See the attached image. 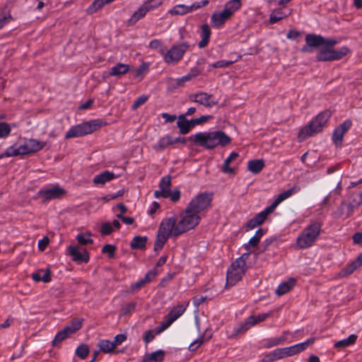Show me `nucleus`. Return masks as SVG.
I'll return each instance as SVG.
<instances>
[{
  "mask_svg": "<svg viewBox=\"0 0 362 362\" xmlns=\"http://www.w3.org/2000/svg\"><path fill=\"white\" fill-rule=\"evenodd\" d=\"M171 177L170 175L163 177L159 183L163 197L168 198L170 195Z\"/></svg>",
  "mask_w": 362,
  "mask_h": 362,
  "instance_id": "obj_25",
  "label": "nucleus"
},
{
  "mask_svg": "<svg viewBox=\"0 0 362 362\" xmlns=\"http://www.w3.org/2000/svg\"><path fill=\"white\" fill-rule=\"evenodd\" d=\"M116 250V247L113 245H105L103 246L102 249V252L104 254H107L110 257H112L115 255Z\"/></svg>",
  "mask_w": 362,
  "mask_h": 362,
  "instance_id": "obj_58",
  "label": "nucleus"
},
{
  "mask_svg": "<svg viewBox=\"0 0 362 362\" xmlns=\"http://www.w3.org/2000/svg\"><path fill=\"white\" fill-rule=\"evenodd\" d=\"M90 236L91 233L88 232L86 233H79L76 236V240L81 246L93 244V240L90 238Z\"/></svg>",
  "mask_w": 362,
  "mask_h": 362,
  "instance_id": "obj_47",
  "label": "nucleus"
},
{
  "mask_svg": "<svg viewBox=\"0 0 362 362\" xmlns=\"http://www.w3.org/2000/svg\"><path fill=\"white\" fill-rule=\"evenodd\" d=\"M113 231L112 226L109 222L103 223L100 227V233L102 235H108Z\"/></svg>",
  "mask_w": 362,
  "mask_h": 362,
  "instance_id": "obj_55",
  "label": "nucleus"
},
{
  "mask_svg": "<svg viewBox=\"0 0 362 362\" xmlns=\"http://www.w3.org/2000/svg\"><path fill=\"white\" fill-rule=\"evenodd\" d=\"M167 83L168 85V90L172 91L175 89H177L180 87H183L185 86V83L182 81V77L178 78H168L167 79Z\"/></svg>",
  "mask_w": 362,
  "mask_h": 362,
  "instance_id": "obj_46",
  "label": "nucleus"
},
{
  "mask_svg": "<svg viewBox=\"0 0 362 362\" xmlns=\"http://www.w3.org/2000/svg\"><path fill=\"white\" fill-rule=\"evenodd\" d=\"M76 355L82 359L86 358L89 354V349L87 345H80L76 351Z\"/></svg>",
  "mask_w": 362,
  "mask_h": 362,
  "instance_id": "obj_54",
  "label": "nucleus"
},
{
  "mask_svg": "<svg viewBox=\"0 0 362 362\" xmlns=\"http://www.w3.org/2000/svg\"><path fill=\"white\" fill-rule=\"evenodd\" d=\"M186 115H180L178 117L177 122V127L180 129V133L182 134H187L192 128L194 127L192 119L188 121L185 119Z\"/></svg>",
  "mask_w": 362,
  "mask_h": 362,
  "instance_id": "obj_21",
  "label": "nucleus"
},
{
  "mask_svg": "<svg viewBox=\"0 0 362 362\" xmlns=\"http://www.w3.org/2000/svg\"><path fill=\"white\" fill-rule=\"evenodd\" d=\"M251 327H252V325L247 317L244 322L241 323L239 325V327L237 329H234L233 333L229 337V338H235L236 336L239 334H244Z\"/></svg>",
  "mask_w": 362,
  "mask_h": 362,
  "instance_id": "obj_40",
  "label": "nucleus"
},
{
  "mask_svg": "<svg viewBox=\"0 0 362 362\" xmlns=\"http://www.w3.org/2000/svg\"><path fill=\"white\" fill-rule=\"evenodd\" d=\"M32 279L35 282L42 281L45 283H48L51 281V271L49 268L45 270L39 269L32 274Z\"/></svg>",
  "mask_w": 362,
  "mask_h": 362,
  "instance_id": "obj_23",
  "label": "nucleus"
},
{
  "mask_svg": "<svg viewBox=\"0 0 362 362\" xmlns=\"http://www.w3.org/2000/svg\"><path fill=\"white\" fill-rule=\"evenodd\" d=\"M356 339L357 336L356 334H351L347 339L337 341L334 344V347L336 349L345 348L346 346H349V345L354 344L356 342Z\"/></svg>",
  "mask_w": 362,
  "mask_h": 362,
  "instance_id": "obj_41",
  "label": "nucleus"
},
{
  "mask_svg": "<svg viewBox=\"0 0 362 362\" xmlns=\"http://www.w3.org/2000/svg\"><path fill=\"white\" fill-rule=\"evenodd\" d=\"M165 356V351L158 350L151 354H147L144 356L141 362H162Z\"/></svg>",
  "mask_w": 362,
  "mask_h": 362,
  "instance_id": "obj_28",
  "label": "nucleus"
},
{
  "mask_svg": "<svg viewBox=\"0 0 362 362\" xmlns=\"http://www.w3.org/2000/svg\"><path fill=\"white\" fill-rule=\"evenodd\" d=\"M129 71V65L123 63H118L111 68L110 76H119L127 74Z\"/></svg>",
  "mask_w": 362,
  "mask_h": 362,
  "instance_id": "obj_34",
  "label": "nucleus"
},
{
  "mask_svg": "<svg viewBox=\"0 0 362 362\" xmlns=\"http://www.w3.org/2000/svg\"><path fill=\"white\" fill-rule=\"evenodd\" d=\"M315 341L314 338H310L307 341L303 343H300L289 347H285L283 348V350L284 351V356L285 357H288L293 356L296 354H298L305 349H307V347L312 344H313Z\"/></svg>",
  "mask_w": 362,
  "mask_h": 362,
  "instance_id": "obj_17",
  "label": "nucleus"
},
{
  "mask_svg": "<svg viewBox=\"0 0 362 362\" xmlns=\"http://www.w3.org/2000/svg\"><path fill=\"white\" fill-rule=\"evenodd\" d=\"M189 6H186L184 4H178L173 7L170 10H169L168 13L172 16L177 15H185L187 13H190Z\"/></svg>",
  "mask_w": 362,
  "mask_h": 362,
  "instance_id": "obj_39",
  "label": "nucleus"
},
{
  "mask_svg": "<svg viewBox=\"0 0 362 362\" xmlns=\"http://www.w3.org/2000/svg\"><path fill=\"white\" fill-rule=\"evenodd\" d=\"M6 155L8 156L15 157L18 156H25L26 155L22 145L17 146L16 145H13L6 148Z\"/></svg>",
  "mask_w": 362,
  "mask_h": 362,
  "instance_id": "obj_43",
  "label": "nucleus"
},
{
  "mask_svg": "<svg viewBox=\"0 0 362 362\" xmlns=\"http://www.w3.org/2000/svg\"><path fill=\"white\" fill-rule=\"evenodd\" d=\"M70 336L64 329L61 331L58 332L55 335L54 339L52 341V345L53 346H57L59 343L65 340L67 337Z\"/></svg>",
  "mask_w": 362,
  "mask_h": 362,
  "instance_id": "obj_51",
  "label": "nucleus"
},
{
  "mask_svg": "<svg viewBox=\"0 0 362 362\" xmlns=\"http://www.w3.org/2000/svg\"><path fill=\"white\" fill-rule=\"evenodd\" d=\"M65 190L59 186H54L50 189H41L38 192V197L44 202L59 199L65 194Z\"/></svg>",
  "mask_w": 362,
  "mask_h": 362,
  "instance_id": "obj_15",
  "label": "nucleus"
},
{
  "mask_svg": "<svg viewBox=\"0 0 362 362\" xmlns=\"http://www.w3.org/2000/svg\"><path fill=\"white\" fill-rule=\"evenodd\" d=\"M98 346L100 351L104 353H111L115 349L112 341L109 340H100L98 344Z\"/></svg>",
  "mask_w": 362,
  "mask_h": 362,
  "instance_id": "obj_48",
  "label": "nucleus"
},
{
  "mask_svg": "<svg viewBox=\"0 0 362 362\" xmlns=\"http://www.w3.org/2000/svg\"><path fill=\"white\" fill-rule=\"evenodd\" d=\"M287 333H288V332H284L283 333V335L279 337H276V338L268 339L264 345V347L271 348L272 346L282 344L286 340V337L285 335Z\"/></svg>",
  "mask_w": 362,
  "mask_h": 362,
  "instance_id": "obj_45",
  "label": "nucleus"
},
{
  "mask_svg": "<svg viewBox=\"0 0 362 362\" xmlns=\"http://www.w3.org/2000/svg\"><path fill=\"white\" fill-rule=\"evenodd\" d=\"M306 45L301 48L303 52H312L313 48L319 49L316 55L318 62H331L342 59L350 52L347 47L338 49H334L337 41L334 39L325 38L322 35L308 34L305 37Z\"/></svg>",
  "mask_w": 362,
  "mask_h": 362,
  "instance_id": "obj_2",
  "label": "nucleus"
},
{
  "mask_svg": "<svg viewBox=\"0 0 362 362\" xmlns=\"http://www.w3.org/2000/svg\"><path fill=\"white\" fill-rule=\"evenodd\" d=\"M299 191L300 187L294 185L289 189L279 194L269 206L267 207L264 211L257 214L255 217H253L247 222V228L248 229H253L255 227L263 223L264 221L266 220L267 216L272 214L281 202L289 198L291 195Z\"/></svg>",
  "mask_w": 362,
  "mask_h": 362,
  "instance_id": "obj_4",
  "label": "nucleus"
},
{
  "mask_svg": "<svg viewBox=\"0 0 362 362\" xmlns=\"http://www.w3.org/2000/svg\"><path fill=\"white\" fill-rule=\"evenodd\" d=\"M68 253L71 257L72 260L78 262L87 263L89 260V254L86 249L78 245H69L67 247Z\"/></svg>",
  "mask_w": 362,
  "mask_h": 362,
  "instance_id": "obj_14",
  "label": "nucleus"
},
{
  "mask_svg": "<svg viewBox=\"0 0 362 362\" xmlns=\"http://www.w3.org/2000/svg\"><path fill=\"white\" fill-rule=\"evenodd\" d=\"M202 33H201V37L202 40L199 42L198 46L199 48H204L205 47L209 41V38L211 36V30L209 26L207 24H203L201 26Z\"/></svg>",
  "mask_w": 362,
  "mask_h": 362,
  "instance_id": "obj_30",
  "label": "nucleus"
},
{
  "mask_svg": "<svg viewBox=\"0 0 362 362\" xmlns=\"http://www.w3.org/2000/svg\"><path fill=\"white\" fill-rule=\"evenodd\" d=\"M83 318H75L69 322L64 327V329L69 334L71 335L78 331L83 325Z\"/></svg>",
  "mask_w": 362,
  "mask_h": 362,
  "instance_id": "obj_24",
  "label": "nucleus"
},
{
  "mask_svg": "<svg viewBox=\"0 0 362 362\" xmlns=\"http://www.w3.org/2000/svg\"><path fill=\"white\" fill-rule=\"evenodd\" d=\"M189 140L193 144L206 149H214L218 146L224 147L231 141V138L223 131L199 132L191 135Z\"/></svg>",
  "mask_w": 362,
  "mask_h": 362,
  "instance_id": "obj_3",
  "label": "nucleus"
},
{
  "mask_svg": "<svg viewBox=\"0 0 362 362\" xmlns=\"http://www.w3.org/2000/svg\"><path fill=\"white\" fill-rule=\"evenodd\" d=\"M147 242L146 237L136 236L133 238L131 243V247L132 249H144Z\"/></svg>",
  "mask_w": 362,
  "mask_h": 362,
  "instance_id": "obj_44",
  "label": "nucleus"
},
{
  "mask_svg": "<svg viewBox=\"0 0 362 362\" xmlns=\"http://www.w3.org/2000/svg\"><path fill=\"white\" fill-rule=\"evenodd\" d=\"M362 265V252L358 255L356 260L352 262L345 267L339 274L341 277L346 276L352 274L357 268Z\"/></svg>",
  "mask_w": 362,
  "mask_h": 362,
  "instance_id": "obj_19",
  "label": "nucleus"
},
{
  "mask_svg": "<svg viewBox=\"0 0 362 362\" xmlns=\"http://www.w3.org/2000/svg\"><path fill=\"white\" fill-rule=\"evenodd\" d=\"M248 257L249 252H245L231 264L227 272V286H232L242 279L246 270V260Z\"/></svg>",
  "mask_w": 362,
  "mask_h": 362,
  "instance_id": "obj_6",
  "label": "nucleus"
},
{
  "mask_svg": "<svg viewBox=\"0 0 362 362\" xmlns=\"http://www.w3.org/2000/svg\"><path fill=\"white\" fill-rule=\"evenodd\" d=\"M234 62L233 61H226V60H220L210 65V66H212L214 68H224L229 66L230 65L233 64Z\"/></svg>",
  "mask_w": 362,
  "mask_h": 362,
  "instance_id": "obj_59",
  "label": "nucleus"
},
{
  "mask_svg": "<svg viewBox=\"0 0 362 362\" xmlns=\"http://www.w3.org/2000/svg\"><path fill=\"white\" fill-rule=\"evenodd\" d=\"M158 274V272L157 270V269L154 268L153 269L149 271L145 276V277L142 279H141L139 281H138L137 283H136L134 286H133V288L134 289H139L140 288H141L142 286H144L146 283H148L150 282L151 281H152L156 276L157 274Z\"/></svg>",
  "mask_w": 362,
  "mask_h": 362,
  "instance_id": "obj_33",
  "label": "nucleus"
},
{
  "mask_svg": "<svg viewBox=\"0 0 362 362\" xmlns=\"http://www.w3.org/2000/svg\"><path fill=\"white\" fill-rule=\"evenodd\" d=\"M106 122H104L100 119H95L83 122L71 127L66 132L65 139H69L71 138H77L86 136L94 132L101 127L106 125Z\"/></svg>",
  "mask_w": 362,
  "mask_h": 362,
  "instance_id": "obj_8",
  "label": "nucleus"
},
{
  "mask_svg": "<svg viewBox=\"0 0 362 362\" xmlns=\"http://www.w3.org/2000/svg\"><path fill=\"white\" fill-rule=\"evenodd\" d=\"M201 219V216L187 208L180 214L179 219L174 216L165 218L158 229L154 250H160L170 237H177L194 229L199 225Z\"/></svg>",
  "mask_w": 362,
  "mask_h": 362,
  "instance_id": "obj_1",
  "label": "nucleus"
},
{
  "mask_svg": "<svg viewBox=\"0 0 362 362\" xmlns=\"http://www.w3.org/2000/svg\"><path fill=\"white\" fill-rule=\"evenodd\" d=\"M11 132V126L10 124L1 122H0V139L6 138Z\"/></svg>",
  "mask_w": 362,
  "mask_h": 362,
  "instance_id": "obj_52",
  "label": "nucleus"
},
{
  "mask_svg": "<svg viewBox=\"0 0 362 362\" xmlns=\"http://www.w3.org/2000/svg\"><path fill=\"white\" fill-rule=\"evenodd\" d=\"M149 47L151 49H156L161 54V51L165 52V49H163L162 45V42L159 40H153L150 42Z\"/></svg>",
  "mask_w": 362,
  "mask_h": 362,
  "instance_id": "obj_57",
  "label": "nucleus"
},
{
  "mask_svg": "<svg viewBox=\"0 0 362 362\" xmlns=\"http://www.w3.org/2000/svg\"><path fill=\"white\" fill-rule=\"evenodd\" d=\"M264 167V162L262 159L251 160L247 163V169L254 174L260 173Z\"/></svg>",
  "mask_w": 362,
  "mask_h": 362,
  "instance_id": "obj_32",
  "label": "nucleus"
},
{
  "mask_svg": "<svg viewBox=\"0 0 362 362\" xmlns=\"http://www.w3.org/2000/svg\"><path fill=\"white\" fill-rule=\"evenodd\" d=\"M155 334H156V332H155V333H154V332L153 330L146 331L144 333V337H143L144 341L146 343H149L154 339Z\"/></svg>",
  "mask_w": 362,
  "mask_h": 362,
  "instance_id": "obj_63",
  "label": "nucleus"
},
{
  "mask_svg": "<svg viewBox=\"0 0 362 362\" xmlns=\"http://www.w3.org/2000/svg\"><path fill=\"white\" fill-rule=\"evenodd\" d=\"M188 49L189 45L187 42L174 45L170 49L161 51V55L165 63L176 64L181 60Z\"/></svg>",
  "mask_w": 362,
  "mask_h": 362,
  "instance_id": "obj_11",
  "label": "nucleus"
},
{
  "mask_svg": "<svg viewBox=\"0 0 362 362\" xmlns=\"http://www.w3.org/2000/svg\"><path fill=\"white\" fill-rule=\"evenodd\" d=\"M212 118H213V117L211 115H204V116H201L200 117L193 119L192 121H193L194 125L195 126V125H199V124L205 123Z\"/></svg>",
  "mask_w": 362,
  "mask_h": 362,
  "instance_id": "obj_61",
  "label": "nucleus"
},
{
  "mask_svg": "<svg viewBox=\"0 0 362 362\" xmlns=\"http://www.w3.org/2000/svg\"><path fill=\"white\" fill-rule=\"evenodd\" d=\"M296 280L289 279L287 281L281 283L276 290V294L279 296H282L290 291L295 286Z\"/></svg>",
  "mask_w": 362,
  "mask_h": 362,
  "instance_id": "obj_29",
  "label": "nucleus"
},
{
  "mask_svg": "<svg viewBox=\"0 0 362 362\" xmlns=\"http://www.w3.org/2000/svg\"><path fill=\"white\" fill-rule=\"evenodd\" d=\"M25 141L31 154L40 151L46 146V142L40 141L35 139H30Z\"/></svg>",
  "mask_w": 362,
  "mask_h": 362,
  "instance_id": "obj_35",
  "label": "nucleus"
},
{
  "mask_svg": "<svg viewBox=\"0 0 362 362\" xmlns=\"http://www.w3.org/2000/svg\"><path fill=\"white\" fill-rule=\"evenodd\" d=\"M212 200V192L199 193L189 202L186 208L202 217L203 214L211 206Z\"/></svg>",
  "mask_w": 362,
  "mask_h": 362,
  "instance_id": "obj_9",
  "label": "nucleus"
},
{
  "mask_svg": "<svg viewBox=\"0 0 362 362\" xmlns=\"http://www.w3.org/2000/svg\"><path fill=\"white\" fill-rule=\"evenodd\" d=\"M341 190H342L341 181L340 180L337 183V185L336 188L333 191L330 192L324 198V199L321 202V205L322 206L327 205L329 204L330 198L332 197H334L335 199H337L339 196L341 195Z\"/></svg>",
  "mask_w": 362,
  "mask_h": 362,
  "instance_id": "obj_38",
  "label": "nucleus"
},
{
  "mask_svg": "<svg viewBox=\"0 0 362 362\" xmlns=\"http://www.w3.org/2000/svg\"><path fill=\"white\" fill-rule=\"evenodd\" d=\"M346 201L356 210L362 204V192L351 193Z\"/></svg>",
  "mask_w": 362,
  "mask_h": 362,
  "instance_id": "obj_31",
  "label": "nucleus"
},
{
  "mask_svg": "<svg viewBox=\"0 0 362 362\" xmlns=\"http://www.w3.org/2000/svg\"><path fill=\"white\" fill-rule=\"evenodd\" d=\"M351 122L346 120L343 124H340L337 128H336L332 135L333 141L336 145H339L341 144L344 134L351 127Z\"/></svg>",
  "mask_w": 362,
  "mask_h": 362,
  "instance_id": "obj_18",
  "label": "nucleus"
},
{
  "mask_svg": "<svg viewBox=\"0 0 362 362\" xmlns=\"http://www.w3.org/2000/svg\"><path fill=\"white\" fill-rule=\"evenodd\" d=\"M240 6L241 2L240 0H231L225 5L223 10L229 13L228 15L231 17L233 13L239 9Z\"/></svg>",
  "mask_w": 362,
  "mask_h": 362,
  "instance_id": "obj_42",
  "label": "nucleus"
},
{
  "mask_svg": "<svg viewBox=\"0 0 362 362\" xmlns=\"http://www.w3.org/2000/svg\"><path fill=\"white\" fill-rule=\"evenodd\" d=\"M127 339V336L124 334H119L115 337L114 340L112 341L114 348L115 349L117 346L120 345Z\"/></svg>",
  "mask_w": 362,
  "mask_h": 362,
  "instance_id": "obj_60",
  "label": "nucleus"
},
{
  "mask_svg": "<svg viewBox=\"0 0 362 362\" xmlns=\"http://www.w3.org/2000/svg\"><path fill=\"white\" fill-rule=\"evenodd\" d=\"M238 157V153L236 152H233L230 154V156L225 160L223 166L222 171L224 173L234 175L235 174L236 169L234 168H231L229 166L230 163L235 160Z\"/></svg>",
  "mask_w": 362,
  "mask_h": 362,
  "instance_id": "obj_27",
  "label": "nucleus"
},
{
  "mask_svg": "<svg viewBox=\"0 0 362 362\" xmlns=\"http://www.w3.org/2000/svg\"><path fill=\"white\" fill-rule=\"evenodd\" d=\"M190 101L202 105L206 107H211L218 104V100L214 99L211 94L206 92H198L189 95Z\"/></svg>",
  "mask_w": 362,
  "mask_h": 362,
  "instance_id": "obj_13",
  "label": "nucleus"
},
{
  "mask_svg": "<svg viewBox=\"0 0 362 362\" xmlns=\"http://www.w3.org/2000/svg\"><path fill=\"white\" fill-rule=\"evenodd\" d=\"M148 97L145 95L139 96L132 104V108L135 110L148 100Z\"/></svg>",
  "mask_w": 362,
  "mask_h": 362,
  "instance_id": "obj_56",
  "label": "nucleus"
},
{
  "mask_svg": "<svg viewBox=\"0 0 362 362\" xmlns=\"http://www.w3.org/2000/svg\"><path fill=\"white\" fill-rule=\"evenodd\" d=\"M162 4L161 0H148L145 1L131 16L129 23L134 24L144 18L146 14Z\"/></svg>",
  "mask_w": 362,
  "mask_h": 362,
  "instance_id": "obj_12",
  "label": "nucleus"
},
{
  "mask_svg": "<svg viewBox=\"0 0 362 362\" xmlns=\"http://www.w3.org/2000/svg\"><path fill=\"white\" fill-rule=\"evenodd\" d=\"M136 308V303H128L122 305L121 308V315H127L133 313Z\"/></svg>",
  "mask_w": 362,
  "mask_h": 362,
  "instance_id": "obj_53",
  "label": "nucleus"
},
{
  "mask_svg": "<svg viewBox=\"0 0 362 362\" xmlns=\"http://www.w3.org/2000/svg\"><path fill=\"white\" fill-rule=\"evenodd\" d=\"M49 240L47 237H45L43 239L39 240L38 247L40 251H44L46 247L48 245Z\"/></svg>",
  "mask_w": 362,
  "mask_h": 362,
  "instance_id": "obj_64",
  "label": "nucleus"
},
{
  "mask_svg": "<svg viewBox=\"0 0 362 362\" xmlns=\"http://www.w3.org/2000/svg\"><path fill=\"white\" fill-rule=\"evenodd\" d=\"M286 358L284 356V351L283 348L276 349L273 351L270 352L267 355H266L264 358L262 360V362H272L276 360Z\"/></svg>",
  "mask_w": 362,
  "mask_h": 362,
  "instance_id": "obj_36",
  "label": "nucleus"
},
{
  "mask_svg": "<svg viewBox=\"0 0 362 362\" xmlns=\"http://www.w3.org/2000/svg\"><path fill=\"white\" fill-rule=\"evenodd\" d=\"M288 14L284 13L281 9H276L272 12L269 17V22L274 23L287 17Z\"/></svg>",
  "mask_w": 362,
  "mask_h": 362,
  "instance_id": "obj_50",
  "label": "nucleus"
},
{
  "mask_svg": "<svg viewBox=\"0 0 362 362\" xmlns=\"http://www.w3.org/2000/svg\"><path fill=\"white\" fill-rule=\"evenodd\" d=\"M117 176L112 172L105 170L102 173L97 175L94 177L93 182L95 185H103L107 182H110Z\"/></svg>",
  "mask_w": 362,
  "mask_h": 362,
  "instance_id": "obj_20",
  "label": "nucleus"
},
{
  "mask_svg": "<svg viewBox=\"0 0 362 362\" xmlns=\"http://www.w3.org/2000/svg\"><path fill=\"white\" fill-rule=\"evenodd\" d=\"M321 225L318 222H314L308 226L298 236L296 246L299 249H305L311 247L320 235Z\"/></svg>",
  "mask_w": 362,
  "mask_h": 362,
  "instance_id": "obj_7",
  "label": "nucleus"
},
{
  "mask_svg": "<svg viewBox=\"0 0 362 362\" xmlns=\"http://www.w3.org/2000/svg\"><path fill=\"white\" fill-rule=\"evenodd\" d=\"M189 303H184L181 304H177L174 306L168 313V314L165 316L163 321L161 322L160 325L156 328V334H160L168 328L176 320H177L180 316L183 315L185 312Z\"/></svg>",
  "mask_w": 362,
  "mask_h": 362,
  "instance_id": "obj_10",
  "label": "nucleus"
},
{
  "mask_svg": "<svg viewBox=\"0 0 362 362\" xmlns=\"http://www.w3.org/2000/svg\"><path fill=\"white\" fill-rule=\"evenodd\" d=\"M226 11L223 10L221 13H214L211 16V24L213 27L218 28L225 23L230 18Z\"/></svg>",
  "mask_w": 362,
  "mask_h": 362,
  "instance_id": "obj_22",
  "label": "nucleus"
},
{
  "mask_svg": "<svg viewBox=\"0 0 362 362\" xmlns=\"http://www.w3.org/2000/svg\"><path fill=\"white\" fill-rule=\"evenodd\" d=\"M272 313L269 312L267 313L259 314L257 316L251 315L248 317V319L251 322L252 325L255 326L257 323L264 321L267 317L272 316Z\"/></svg>",
  "mask_w": 362,
  "mask_h": 362,
  "instance_id": "obj_49",
  "label": "nucleus"
},
{
  "mask_svg": "<svg viewBox=\"0 0 362 362\" xmlns=\"http://www.w3.org/2000/svg\"><path fill=\"white\" fill-rule=\"evenodd\" d=\"M355 209L346 201L343 200L337 209L332 213V217L335 219L345 220L351 217Z\"/></svg>",
  "mask_w": 362,
  "mask_h": 362,
  "instance_id": "obj_16",
  "label": "nucleus"
},
{
  "mask_svg": "<svg viewBox=\"0 0 362 362\" xmlns=\"http://www.w3.org/2000/svg\"><path fill=\"white\" fill-rule=\"evenodd\" d=\"M331 115L332 112L329 110H324L319 113L308 124L300 129L298 134V141L301 142L320 132Z\"/></svg>",
  "mask_w": 362,
  "mask_h": 362,
  "instance_id": "obj_5",
  "label": "nucleus"
},
{
  "mask_svg": "<svg viewBox=\"0 0 362 362\" xmlns=\"http://www.w3.org/2000/svg\"><path fill=\"white\" fill-rule=\"evenodd\" d=\"M203 343V337H200L190 344L189 346V350L194 351L197 350Z\"/></svg>",
  "mask_w": 362,
  "mask_h": 362,
  "instance_id": "obj_62",
  "label": "nucleus"
},
{
  "mask_svg": "<svg viewBox=\"0 0 362 362\" xmlns=\"http://www.w3.org/2000/svg\"><path fill=\"white\" fill-rule=\"evenodd\" d=\"M264 230L260 228L257 230L255 233V235L252 237L248 243L245 245V249L247 251V252H249V255L251 252L250 248L251 247H255L259 245V240L262 235H264Z\"/></svg>",
  "mask_w": 362,
  "mask_h": 362,
  "instance_id": "obj_26",
  "label": "nucleus"
},
{
  "mask_svg": "<svg viewBox=\"0 0 362 362\" xmlns=\"http://www.w3.org/2000/svg\"><path fill=\"white\" fill-rule=\"evenodd\" d=\"M172 145H173V137L171 136L166 135L160 138L158 144L153 146V148L157 151H160Z\"/></svg>",
  "mask_w": 362,
  "mask_h": 362,
  "instance_id": "obj_37",
  "label": "nucleus"
}]
</instances>
